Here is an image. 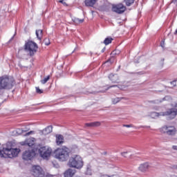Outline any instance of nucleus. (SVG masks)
Returning a JSON list of instances; mask_svg holds the SVG:
<instances>
[{"label": "nucleus", "instance_id": "1", "mask_svg": "<svg viewBox=\"0 0 177 177\" xmlns=\"http://www.w3.org/2000/svg\"><path fill=\"white\" fill-rule=\"evenodd\" d=\"M70 151L72 153H76L78 151V147L74 145L71 150L66 146L57 148L55 151V158L59 161H67L70 158Z\"/></svg>", "mask_w": 177, "mask_h": 177}, {"label": "nucleus", "instance_id": "2", "mask_svg": "<svg viewBox=\"0 0 177 177\" xmlns=\"http://www.w3.org/2000/svg\"><path fill=\"white\" fill-rule=\"evenodd\" d=\"M68 167L81 169L84 167V160H82V158L80 155H73L69 158Z\"/></svg>", "mask_w": 177, "mask_h": 177}, {"label": "nucleus", "instance_id": "3", "mask_svg": "<svg viewBox=\"0 0 177 177\" xmlns=\"http://www.w3.org/2000/svg\"><path fill=\"white\" fill-rule=\"evenodd\" d=\"M151 118H157V117H160V115L168 117L169 120H174L177 115V109L175 108H171L169 110H167L165 112H160V113H157V112H152L150 114Z\"/></svg>", "mask_w": 177, "mask_h": 177}, {"label": "nucleus", "instance_id": "4", "mask_svg": "<svg viewBox=\"0 0 177 177\" xmlns=\"http://www.w3.org/2000/svg\"><path fill=\"white\" fill-rule=\"evenodd\" d=\"M19 152V149L3 148L2 151L0 150V156L4 158H13L17 157Z\"/></svg>", "mask_w": 177, "mask_h": 177}, {"label": "nucleus", "instance_id": "5", "mask_svg": "<svg viewBox=\"0 0 177 177\" xmlns=\"http://www.w3.org/2000/svg\"><path fill=\"white\" fill-rule=\"evenodd\" d=\"M24 50L29 56L32 57L38 52V44L32 41H28L24 45Z\"/></svg>", "mask_w": 177, "mask_h": 177}, {"label": "nucleus", "instance_id": "6", "mask_svg": "<svg viewBox=\"0 0 177 177\" xmlns=\"http://www.w3.org/2000/svg\"><path fill=\"white\" fill-rule=\"evenodd\" d=\"M38 153L44 160H48L52 154V148L49 147H42L38 149Z\"/></svg>", "mask_w": 177, "mask_h": 177}, {"label": "nucleus", "instance_id": "7", "mask_svg": "<svg viewBox=\"0 0 177 177\" xmlns=\"http://www.w3.org/2000/svg\"><path fill=\"white\" fill-rule=\"evenodd\" d=\"M30 173L34 177H45V171L39 165H33Z\"/></svg>", "mask_w": 177, "mask_h": 177}, {"label": "nucleus", "instance_id": "8", "mask_svg": "<svg viewBox=\"0 0 177 177\" xmlns=\"http://www.w3.org/2000/svg\"><path fill=\"white\" fill-rule=\"evenodd\" d=\"M113 12H115V13H118V15H121L127 10V7L124 6L122 3H119L115 6H113L112 8Z\"/></svg>", "mask_w": 177, "mask_h": 177}, {"label": "nucleus", "instance_id": "9", "mask_svg": "<svg viewBox=\"0 0 177 177\" xmlns=\"http://www.w3.org/2000/svg\"><path fill=\"white\" fill-rule=\"evenodd\" d=\"M34 156H35V151L32 149H28V151H25L22 155V158L24 160L28 161L31 160Z\"/></svg>", "mask_w": 177, "mask_h": 177}, {"label": "nucleus", "instance_id": "10", "mask_svg": "<svg viewBox=\"0 0 177 177\" xmlns=\"http://www.w3.org/2000/svg\"><path fill=\"white\" fill-rule=\"evenodd\" d=\"M21 145L22 146L32 147L35 145V138H28L26 141L21 142Z\"/></svg>", "mask_w": 177, "mask_h": 177}, {"label": "nucleus", "instance_id": "11", "mask_svg": "<svg viewBox=\"0 0 177 177\" xmlns=\"http://www.w3.org/2000/svg\"><path fill=\"white\" fill-rule=\"evenodd\" d=\"M109 78L113 84H118V81H120V79L118 77V75H117V74L111 73L109 75Z\"/></svg>", "mask_w": 177, "mask_h": 177}, {"label": "nucleus", "instance_id": "12", "mask_svg": "<svg viewBox=\"0 0 177 177\" xmlns=\"http://www.w3.org/2000/svg\"><path fill=\"white\" fill-rule=\"evenodd\" d=\"M53 130V127L52 126H48L44 129L41 130L39 131L40 135H48Z\"/></svg>", "mask_w": 177, "mask_h": 177}, {"label": "nucleus", "instance_id": "13", "mask_svg": "<svg viewBox=\"0 0 177 177\" xmlns=\"http://www.w3.org/2000/svg\"><path fill=\"white\" fill-rule=\"evenodd\" d=\"M77 171L73 169H68L64 174V177H73Z\"/></svg>", "mask_w": 177, "mask_h": 177}, {"label": "nucleus", "instance_id": "14", "mask_svg": "<svg viewBox=\"0 0 177 177\" xmlns=\"http://www.w3.org/2000/svg\"><path fill=\"white\" fill-rule=\"evenodd\" d=\"M149 168H150V165H149V163L147 162H145V163L141 164L138 167V169L141 172H146V171H147Z\"/></svg>", "mask_w": 177, "mask_h": 177}, {"label": "nucleus", "instance_id": "15", "mask_svg": "<svg viewBox=\"0 0 177 177\" xmlns=\"http://www.w3.org/2000/svg\"><path fill=\"white\" fill-rule=\"evenodd\" d=\"M63 143H64V137L61 134L57 135L56 144L57 146H60V145H63Z\"/></svg>", "mask_w": 177, "mask_h": 177}, {"label": "nucleus", "instance_id": "16", "mask_svg": "<svg viewBox=\"0 0 177 177\" xmlns=\"http://www.w3.org/2000/svg\"><path fill=\"white\" fill-rule=\"evenodd\" d=\"M102 125V123L100 122H93L90 123H86V127H100Z\"/></svg>", "mask_w": 177, "mask_h": 177}, {"label": "nucleus", "instance_id": "17", "mask_svg": "<svg viewBox=\"0 0 177 177\" xmlns=\"http://www.w3.org/2000/svg\"><path fill=\"white\" fill-rule=\"evenodd\" d=\"M84 3L86 6H93L96 3V0H85Z\"/></svg>", "mask_w": 177, "mask_h": 177}, {"label": "nucleus", "instance_id": "18", "mask_svg": "<svg viewBox=\"0 0 177 177\" xmlns=\"http://www.w3.org/2000/svg\"><path fill=\"white\" fill-rule=\"evenodd\" d=\"M171 130L166 131L167 135L174 136L176 133V129L175 127H170Z\"/></svg>", "mask_w": 177, "mask_h": 177}, {"label": "nucleus", "instance_id": "19", "mask_svg": "<svg viewBox=\"0 0 177 177\" xmlns=\"http://www.w3.org/2000/svg\"><path fill=\"white\" fill-rule=\"evenodd\" d=\"M42 34H43L42 30H36L37 38L39 41H41L42 39Z\"/></svg>", "mask_w": 177, "mask_h": 177}, {"label": "nucleus", "instance_id": "20", "mask_svg": "<svg viewBox=\"0 0 177 177\" xmlns=\"http://www.w3.org/2000/svg\"><path fill=\"white\" fill-rule=\"evenodd\" d=\"M112 41H113V38L106 37L104 41V45H109V44H111Z\"/></svg>", "mask_w": 177, "mask_h": 177}, {"label": "nucleus", "instance_id": "21", "mask_svg": "<svg viewBox=\"0 0 177 177\" xmlns=\"http://www.w3.org/2000/svg\"><path fill=\"white\" fill-rule=\"evenodd\" d=\"M171 127L165 126V127H162V131L164 133H166L167 131H171Z\"/></svg>", "mask_w": 177, "mask_h": 177}, {"label": "nucleus", "instance_id": "22", "mask_svg": "<svg viewBox=\"0 0 177 177\" xmlns=\"http://www.w3.org/2000/svg\"><path fill=\"white\" fill-rule=\"evenodd\" d=\"M50 80V76L48 75L46 77H45L44 80H41V84H45Z\"/></svg>", "mask_w": 177, "mask_h": 177}, {"label": "nucleus", "instance_id": "23", "mask_svg": "<svg viewBox=\"0 0 177 177\" xmlns=\"http://www.w3.org/2000/svg\"><path fill=\"white\" fill-rule=\"evenodd\" d=\"M124 2L127 6H131V5L135 2V0H124Z\"/></svg>", "mask_w": 177, "mask_h": 177}, {"label": "nucleus", "instance_id": "24", "mask_svg": "<svg viewBox=\"0 0 177 177\" xmlns=\"http://www.w3.org/2000/svg\"><path fill=\"white\" fill-rule=\"evenodd\" d=\"M121 100V98L120 97H116L112 100L113 104H117V103H118V102H120Z\"/></svg>", "mask_w": 177, "mask_h": 177}, {"label": "nucleus", "instance_id": "25", "mask_svg": "<svg viewBox=\"0 0 177 177\" xmlns=\"http://www.w3.org/2000/svg\"><path fill=\"white\" fill-rule=\"evenodd\" d=\"M74 21L77 23V24H80L81 23H84V19H80L78 18H75Z\"/></svg>", "mask_w": 177, "mask_h": 177}, {"label": "nucleus", "instance_id": "26", "mask_svg": "<svg viewBox=\"0 0 177 177\" xmlns=\"http://www.w3.org/2000/svg\"><path fill=\"white\" fill-rule=\"evenodd\" d=\"M44 44L46 46H49V45H50V41H49V39L46 38L44 39Z\"/></svg>", "mask_w": 177, "mask_h": 177}, {"label": "nucleus", "instance_id": "27", "mask_svg": "<svg viewBox=\"0 0 177 177\" xmlns=\"http://www.w3.org/2000/svg\"><path fill=\"white\" fill-rule=\"evenodd\" d=\"M115 86H118V88H120V89H122V87L118 86V85H112V86H110L109 87H108L106 91H109V89H110V88H115Z\"/></svg>", "mask_w": 177, "mask_h": 177}, {"label": "nucleus", "instance_id": "28", "mask_svg": "<svg viewBox=\"0 0 177 177\" xmlns=\"http://www.w3.org/2000/svg\"><path fill=\"white\" fill-rule=\"evenodd\" d=\"M36 92H37V93H39V94L44 93V91H43V90H41V89L39 88V87H36Z\"/></svg>", "mask_w": 177, "mask_h": 177}, {"label": "nucleus", "instance_id": "29", "mask_svg": "<svg viewBox=\"0 0 177 177\" xmlns=\"http://www.w3.org/2000/svg\"><path fill=\"white\" fill-rule=\"evenodd\" d=\"M151 103H155V104H158V103H161V101H160L158 100H156L153 101H151Z\"/></svg>", "mask_w": 177, "mask_h": 177}, {"label": "nucleus", "instance_id": "30", "mask_svg": "<svg viewBox=\"0 0 177 177\" xmlns=\"http://www.w3.org/2000/svg\"><path fill=\"white\" fill-rule=\"evenodd\" d=\"M123 127L126 128H133V124H123Z\"/></svg>", "mask_w": 177, "mask_h": 177}, {"label": "nucleus", "instance_id": "31", "mask_svg": "<svg viewBox=\"0 0 177 177\" xmlns=\"http://www.w3.org/2000/svg\"><path fill=\"white\" fill-rule=\"evenodd\" d=\"M32 133H35V131H30L26 133V136H29V135H32Z\"/></svg>", "mask_w": 177, "mask_h": 177}, {"label": "nucleus", "instance_id": "32", "mask_svg": "<svg viewBox=\"0 0 177 177\" xmlns=\"http://www.w3.org/2000/svg\"><path fill=\"white\" fill-rule=\"evenodd\" d=\"M165 45V41L162 40V41L160 42V46H161L162 48H164Z\"/></svg>", "mask_w": 177, "mask_h": 177}, {"label": "nucleus", "instance_id": "33", "mask_svg": "<svg viewBox=\"0 0 177 177\" xmlns=\"http://www.w3.org/2000/svg\"><path fill=\"white\" fill-rule=\"evenodd\" d=\"M127 154H128V152L126 151V152H122L121 153V156H122V157H127Z\"/></svg>", "mask_w": 177, "mask_h": 177}, {"label": "nucleus", "instance_id": "34", "mask_svg": "<svg viewBox=\"0 0 177 177\" xmlns=\"http://www.w3.org/2000/svg\"><path fill=\"white\" fill-rule=\"evenodd\" d=\"M171 85H174V86H176V80H174L171 82Z\"/></svg>", "mask_w": 177, "mask_h": 177}, {"label": "nucleus", "instance_id": "35", "mask_svg": "<svg viewBox=\"0 0 177 177\" xmlns=\"http://www.w3.org/2000/svg\"><path fill=\"white\" fill-rule=\"evenodd\" d=\"M169 99H171V97L169 96H166L163 98V100H169Z\"/></svg>", "mask_w": 177, "mask_h": 177}, {"label": "nucleus", "instance_id": "36", "mask_svg": "<svg viewBox=\"0 0 177 177\" xmlns=\"http://www.w3.org/2000/svg\"><path fill=\"white\" fill-rule=\"evenodd\" d=\"M59 3H63V5H67L66 2H64V0H59Z\"/></svg>", "mask_w": 177, "mask_h": 177}, {"label": "nucleus", "instance_id": "37", "mask_svg": "<svg viewBox=\"0 0 177 177\" xmlns=\"http://www.w3.org/2000/svg\"><path fill=\"white\" fill-rule=\"evenodd\" d=\"M172 169H177V165H174L172 166Z\"/></svg>", "mask_w": 177, "mask_h": 177}, {"label": "nucleus", "instance_id": "38", "mask_svg": "<svg viewBox=\"0 0 177 177\" xmlns=\"http://www.w3.org/2000/svg\"><path fill=\"white\" fill-rule=\"evenodd\" d=\"M172 149H173V150H177V146L176 145H174L172 147Z\"/></svg>", "mask_w": 177, "mask_h": 177}, {"label": "nucleus", "instance_id": "39", "mask_svg": "<svg viewBox=\"0 0 177 177\" xmlns=\"http://www.w3.org/2000/svg\"><path fill=\"white\" fill-rule=\"evenodd\" d=\"M15 38V35L11 37V39H10L9 42L13 41V39Z\"/></svg>", "mask_w": 177, "mask_h": 177}, {"label": "nucleus", "instance_id": "40", "mask_svg": "<svg viewBox=\"0 0 177 177\" xmlns=\"http://www.w3.org/2000/svg\"><path fill=\"white\" fill-rule=\"evenodd\" d=\"M141 128H150V126H145V127H141Z\"/></svg>", "mask_w": 177, "mask_h": 177}, {"label": "nucleus", "instance_id": "41", "mask_svg": "<svg viewBox=\"0 0 177 177\" xmlns=\"http://www.w3.org/2000/svg\"><path fill=\"white\" fill-rule=\"evenodd\" d=\"M170 177H177V176L175 174H173V175H171Z\"/></svg>", "mask_w": 177, "mask_h": 177}, {"label": "nucleus", "instance_id": "42", "mask_svg": "<svg viewBox=\"0 0 177 177\" xmlns=\"http://www.w3.org/2000/svg\"><path fill=\"white\" fill-rule=\"evenodd\" d=\"M104 50H106V48H104L102 50V53H103V52H104Z\"/></svg>", "mask_w": 177, "mask_h": 177}, {"label": "nucleus", "instance_id": "43", "mask_svg": "<svg viewBox=\"0 0 177 177\" xmlns=\"http://www.w3.org/2000/svg\"><path fill=\"white\" fill-rule=\"evenodd\" d=\"M174 107H175L176 109H177V103L174 104Z\"/></svg>", "mask_w": 177, "mask_h": 177}, {"label": "nucleus", "instance_id": "44", "mask_svg": "<svg viewBox=\"0 0 177 177\" xmlns=\"http://www.w3.org/2000/svg\"><path fill=\"white\" fill-rule=\"evenodd\" d=\"M109 62H111V59H109L106 61V62L108 63Z\"/></svg>", "mask_w": 177, "mask_h": 177}, {"label": "nucleus", "instance_id": "45", "mask_svg": "<svg viewBox=\"0 0 177 177\" xmlns=\"http://www.w3.org/2000/svg\"><path fill=\"white\" fill-rule=\"evenodd\" d=\"M75 50H75L73 51V53H74V51Z\"/></svg>", "mask_w": 177, "mask_h": 177}, {"label": "nucleus", "instance_id": "46", "mask_svg": "<svg viewBox=\"0 0 177 177\" xmlns=\"http://www.w3.org/2000/svg\"><path fill=\"white\" fill-rule=\"evenodd\" d=\"M24 131V132H26V130H23Z\"/></svg>", "mask_w": 177, "mask_h": 177}, {"label": "nucleus", "instance_id": "47", "mask_svg": "<svg viewBox=\"0 0 177 177\" xmlns=\"http://www.w3.org/2000/svg\"><path fill=\"white\" fill-rule=\"evenodd\" d=\"M93 93H96V92H93Z\"/></svg>", "mask_w": 177, "mask_h": 177}, {"label": "nucleus", "instance_id": "48", "mask_svg": "<svg viewBox=\"0 0 177 177\" xmlns=\"http://www.w3.org/2000/svg\"><path fill=\"white\" fill-rule=\"evenodd\" d=\"M0 107H1V104H0Z\"/></svg>", "mask_w": 177, "mask_h": 177}]
</instances>
